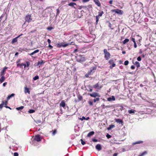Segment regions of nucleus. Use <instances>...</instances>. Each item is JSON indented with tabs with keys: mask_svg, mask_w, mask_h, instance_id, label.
<instances>
[{
	"mask_svg": "<svg viewBox=\"0 0 156 156\" xmlns=\"http://www.w3.org/2000/svg\"><path fill=\"white\" fill-rule=\"evenodd\" d=\"M115 127V126L114 125H109V127L107 128L108 130H110L111 129Z\"/></svg>",
	"mask_w": 156,
	"mask_h": 156,
	"instance_id": "5701e85b",
	"label": "nucleus"
},
{
	"mask_svg": "<svg viewBox=\"0 0 156 156\" xmlns=\"http://www.w3.org/2000/svg\"><path fill=\"white\" fill-rule=\"evenodd\" d=\"M135 68V67L134 66L132 65L131 66V68L132 69H134Z\"/></svg>",
	"mask_w": 156,
	"mask_h": 156,
	"instance_id": "bf43d9fd",
	"label": "nucleus"
},
{
	"mask_svg": "<svg viewBox=\"0 0 156 156\" xmlns=\"http://www.w3.org/2000/svg\"><path fill=\"white\" fill-rule=\"evenodd\" d=\"M26 66L27 67H28L30 65V62H29L27 61V62H26Z\"/></svg>",
	"mask_w": 156,
	"mask_h": 156,
	"instance_id": "c03bdc74",
	"label": "nucleus"
},
{
	"mask_svg": "<svg viewBox=\"0 0 156 156\" xmlns=\"http://www.w3.org/2000/svg\"><path fill=\"white\" fill-rule=\"evenodd\" d=\"M47 41L48 42V44H50L51 42V41L50 40V39H48L47 40Z\"/></svg>",
	"mask_w": 156,
	"mask_h": 156,
	"instance_id": "13d9d810",
	"label": "nucleus"
},
{
	"mask_svg": "<svg viewBox=\"0 0 156 156\" xmlns=\"http://www.w3.org/2000/svg\"><path fill=\"white\" fill-rule=\"evenodd\" d=\"M103 52L104 55V58L106 60H108L110 58L111 55L110 53L108 52L106 49H105L103 50Z\"/></svg>",
	"mask_w": 156,
	"mask_h": 156,
	"instance_id": "f257e3e1",
	"label": "nucleus"
},
{
	"mask_svg": "<svg viewBox=\"0 0 156 156\" xmlns=\"http://www.w3.org/2000/svg\"><path fill=\"white\" fill-rule=\"evenodd\" d=\"M136 112V110L134 109H131L128 110V112L129 114L134 113Z\"/></svg>",
	"mask_w": 156,
	"mask_h": 156,
	"instance_id": "412c9836",
	"label": "nucleus"
},
{
	"mask_svg": "<svg viewBox=\"0 0 156 156\" xmlns=\"http://www.w3.org/2000/svg\"><path fill=\"white\" fill-rule=\"evenodd\" d=\"M98 150H100L101 149V145L100 144H97L96 147H95Z\"/></svg>",
	"mask_w": 156,
	"mask_h": 156,
	"instance_id": "dca6fc26",
	"label": "nucleus"
},
{
	"mask_svg": "<svg viewBox=\"0 0 156 156\" xmlns=\"http://www.w3.org/2000/svg\"><path fill=\"white\" fill-rule=\"evenodd\" d=\"M82 8H86V6H79V8H78V9H81Z\"/></svg>",
	"mask_w": 156,
	"mask_h": 156,
	"instance_id": "8fccbe9b",
	"label": "nucleus"
},
{
	"mask_svg": "<svg viewBox=\"0 0 156 156\" xmlns=\"http://www.w3.org/2000/svg\"><path fill=\"white\" fill-rule=\"evenodd\" d=\"M14 95H15L14 94H11V95L8 96L7 97V100H8L10 99L12 97L14 96Z\"/></svg>",
	"mask_w": 156,
	"mask_h": 156,
	"instance_id": "bb28decb",
	"label": "nucleus"
},
{
	"mask_svg": "<svg viewBox=\"0 0 156 156\" xmlns=\"http://www.w3.org/2000/svg\"><path fill=\"white\" fill-rule=\"evenodd\" d=\"M53 29L52 27H48L47 28L48 30H51Z\"/></svg>",
	"mask_w": 156,
	"mask_h": 156,
	"instance_id": "4d7b16f0",
	"label": "nucleus"
},
{
	"mask_svg": "<svg viewBox=\"0 0 156 156\" xmlns=\"http://www.w3.org/2000/svg\"><path fill=\"white\" fill-rule=\"evenodd\" d=\"M2 102H3L4 104V105H7L8 103V101H2Z\"/></svg>",
	"mask_w": 156,
	"mask_h": 156,
	"instance_id": "09e8293b",
	"label": "nucleus"
},
{
	"mask_svg": "<svg viewBox=\"0 0 156 156\" xmlns=\"http://www.w3.org/2000/svg\"><path fill=\"white\" fill-rule=\"evenodd\" d=\"M39 51V50L37 49L35 51H33L34 54L38 52Z\"/></svg>",
	"mask_w": 156,
	"mask_h": 156,
	"instance_id": "6e6d98bb",
	"label": "nucleus"
},
{
	"mask_svg": "<svg viewBox=\"0 0 156 156\" xmlns=\"http://www.w3.org/2000/svg\"><path fill=\"white\" fill-rule=\"evenodd\" d=\"M23 63H22L21 64L18 63L17 64V66H20V68H22V66H23Z\"/></svg>",
	"mask_w": 156,
	"mask_h": 156,
	"instance_id": "58836bf2",
	"label": "nucleus"
},
{
	"mask_svg": "<svg viewBox=\"0 0 156 156\" xmlns=\"http://www.w3.org/2000/svg\"><path fill=\"white\" fill-rule=\"evenodd\" d=\"M132 41L134 42V43H135L136 42H135V39L134 38H132Z\"/></svg>",
	"mask_w": 156,
	"mask_h": 156,
	"instance_id": "e2e57ef3",
	"label": "nucleus"
},
{
	"mask_svg": "<svg viewBox=\"0 0 156 156\" xmlns=\"http://www.w3.org/2000/svg\"><path fill=\"white\" fill-rule=\"evenodd\" d=\"M42 139L40 135H37L35 136L34 139L37 142H39L41 141Z\"/></svg>",
	"mask_w": 156,
	"mask_h": 156,
	"instance_id": "423d86ee",
	"label": "nucleus"
},
{
	"mask_svg": "<svg viewBox=\"0 0 156 156\" xmlns=\"http://www.w3.org/2000/svg\"><path fill=\"white\" fill-rule=\"evenodd\" d=\"M4 105V104L3 102H2V103L1 104H0V108L2 109L3 107V106Z\"/></svg>",
	"mask_w": 156,
	"mask_h": 156,
	"instance_id": "de8ad7c7",
	"label": "nucleus"
},
{
	"mask_svg": "<svg viewBox=\"0 0 156 156\" xmlns=\"http://www.w3.org/2000/svg\"><path fill=\"white\" fill-rule=\"evenodd\" d=\"M90 0H83L82 1L83 2H86L89 1Z\"/></svg>",
	"mask_w": 156,
	"mask_h": 156,
	"instance_id": "680f3d73",
	"label": "nucleus"
},
{
	"mask_svg": "<svg viewBox=\"0 0 156 156\" xmlns=\"http://www.w3.org/2000/svg\"><path fill=\"white\" fill-rule=\"evenodd\" d=\"M141 60V57L140 56H139L138 57H137V60L139 61H140Z\"/></svg>",
	"mask_w": 156,
	"mask_h": 156,
	"instance_id": "3c124183",
	"label": "nucleus"
},
{
	"mask_svg": "<svg viewBox=\"0 0 156 156\" xmlns=\"http://www.w3.org/2000/svg\"><path fill=\"white\" fill-rule=\"evenodd\" d=\"M94 131H91L87 135V136L88 137H90V136L94 135Z\"/></svg>",
	"mask_w": 156,
	"mask_h": 156,
	"instance_id": "aec40b11",
	"label": "nucleus"
},
{
	"mask_svg": "<svg viewBox=\"0 0 156 156\" xmlns=\"http://www.w3.org/2000/svg\"><path fill=\"white\" fill-rule=\"evenodd\" d=\"M113 2V1L112 0H110L109 2V3L110 4H112Z\"/></svg>",
	"mask_w": 156,
	"mask_h": 156,
	"instance_id": "774afa93",
	"label": "nucleus"
},
{
	"mask_svg": "<svg viewBox=\"0 0 156 156\" xmlns=\"http://www.w3.org/2000/svg\"><path fill=\"white\" fill-rule=\"evenodd\" d=\"M143 143V141H139L133 143V145H135L136 144H138L142 143Z\"/></svg>",
	"mask_w": 156,
	"mask_h": 156,
	"instance_id": "393cba45",
	"label": "nucleus"
},
{
	"mask_svg": "<svg viewBox=\"0 0 156 156\" xmlns=\"http://www.w3.org/2000/svg\"><path fill=\"white\" fill-rule=\"evenodd\" d=\"M102 86L99 83H97L93 86L94 88L98 89H101L102 88Z\"/></svg>",
	"mask_w": 156,
	"mask_h": 156,
	"instance_id": "39448f33",
	"label": "nucleus"
},
{
	"mask_svg": "<svg viewBox=\"0 0 156 156\" xmlns=\"http://www.w3.org/2000/svg\"><path fill=\"white\" fill-rule=\"evenodd\" d=\"M60 106H62L63 108H64L66 107V104L64 100L62 101L61 102L60 104Z\"/></svg>",
	"mask_w": 156,
	"mask_h": 156,
	"instance_id": "2eb2a0df",
	"label": "nucleus"
},
{
	"mask_svg": "<svg viewBox=\"0 0 156 156\" xmlns=\"http://www.w3.org/2000/svg\"><path fill=\"white\" fill-rule=\"evenodd\" d=\"M80 141H81V143L83 145H84L86 143L84 141L83 139H81Z\"/></svg>",
	"mask_w": 156,
	"mask_h": 156,
	"instance_id": "a19ab883",
	"label": "nucleus"
},
{
	"mask_svg": "<svg viewBox=\"0 0 156 156\" xmlns=\"http://www.w3.org/2000/svg\"><path fill=\"white\" fill-rule=\"evenodd\" d=\"M94 2L95 4L97 5L98 6L100 7L101 6V4L99 0H94Z\"/></svg>",
	"mask_w": 156,
	"mask_h": 156,
	"instance_id": "ddd939ff",
	"label": "nucleus"
},
{
	"mask_svg": "<svg viewBox=\"0 0 156 156\" xmlns=\"http://www.w3.org/2000/svg\"><path fill=\"white\" fill-rule=\"evenodd\" d=\"M7 69V67H5L2 71L1 72V76H4L5 74V72L6 71V69Z\"/></svg>",
	"mask_w": 156,
	"mask_h": 156,
	"instance_id": "6e6552de",
	"label": "nucleus"
},
{
	"mask_svg": "<svg viewBox=\"0 0 156 156\" xmlns=\"http://www.w3.org/2000/svg\"><path fill=\"white\" fill-rule=\"evenodd\" d=\"M24 91L25 94L28 93V94H30V91L29 90V89L27 88L26 86L24 87Z\"/></svg>",
	"mask_w": 156,
	"mask_h": 156,
	"instance_id": "1a4fd4ad",
	"label": "nucleus"
},
{
	"mask_svg": "<svg viewBox=\"0 0 156 156\" xmlns=\"http://www.w3.org/2000/svg\"><path fill=\"white\" fill-rule=\"evenodd\" d=\"M134 43V48H136L137 47V46L136 44V42Z\"/></svg>",
	"mask_w": 156,
	"mask_h": 156,
	"instance_id": "0e129e2a",
	"label": "nucleus"
},
{
	"mask_svg": "<svg viewBox=\"0 0 156 156\" xmlns=\"http://www.w3.org/2000/svg\"><path fill=\"white\" fill-rule=\"evenodd\" d=\"M24 108V106H21L20 107H17L16 108V109H17L18 110H22Z\"/></svg>",
	"mask_w": 156,
	"mask_h": 156,
	"instance_id": "f704fd0d",
	"label": "nucleus"
},
{
	"mask_svg": "<svg viewBox=\"0 0 156 156\" xmlns=\"http://www.w3.org/2000/svg\"><path fill=\"white\" fill-rule=\"evenodd\" d=\"M56 15L57 16L60 13L59 10L58 9H56Z\"/></svg>",
	"mask_w": 156,
	"mask_h": 156,
	"instance_id": "79ce46f5",
	"label": "nucleus"
},
{
	"mask_svg": "<svg viewBox=\"0 0 156 156\" xmlns=\"http://www.w3.org/2000/svg\"><path fill=\"white\" fill-rule=\"evenodd\" d=\"M4 16L2 15L0 17V22L1 21L2 18Z\"/></svg>",
	"mask_w": 156,
	"mask_h": 156,
	"instance_id": "052dcab7",
	"label": "nucleus"
},
{
	"mask_svg": "<svg viewBox=\"0 0 156 156\" xmlns=\"http://www.w3.org/2000/svg\"><path fill=\"white\" fill-rule=\"evenodd\" d=\"M17 37H15V38H13L12 40V43H14L16 42L17 41Z\"/></svg>",
	"mask_w": 156,
	"mask_h": 156,
	"instance_id": "473e14b6",
	"label": "nucleus"
},
{
	"mask_svg": "<svg viewBox=\"0 0 156 156\" xmlns=\"http://www.w3.org/2000/svg\"><path fill=\"white\" fill-rule=\"evenodd\" d=\"M51 132H52V135H54L57 132V130L56 129L52 130Z\"/></svg>",
	"mask_w": 156,
	"mask_h": 156,
	"instance_id": "72a5a7b5",
	"label": "nucleus"
},
{
	"mask_svg": "<svg viewBox=\"0 0 156 156\" xmlns=\"http://www.w3.org/2000/svg\"><path fill=\"white\" fill-rule=\"evenodd\" d=\"M88 95L90 96L91 97L93 98H96L98 97L99 98L100 97V94L96 92H93L92 93H88Z\"/></svg>",
	"mask_w": 156,
	"mask_h": 156,
	"instance_id": "f03ea898",
	"label": "nucleus"
},
{
	"mask_svg": "<svg viewBox=\"0 0 156 156\" xmlns=\"http://www.w3.org/2000/svg\"><path fill=\"white\" fill-rule=\"evenodd\" d=\"M69 44H57V46L58 47H59V48L61 47H66L67 46H68L69 45Z\"/></svg>",
	"mask_w": 156,
	"mask_h": 156,
	"instance_id": "f8f14e48",
	"label": "nucleus"
},
{
	"mask_svg": "<svg viewBox=\"0 0 156 156\" xmlns=\"http://www.w3.org/2000/svg\"><path fill=\"white\" fill-rule=\"evenodd\" d=\"M19 154L17 152H15L14 154V156H18Z\"/></svg>",
	"mask_w": 156,
	"mask_h": 156,
	"instance_id": "864d4df0",
	"label": "nucleus"
},
{
	"mask_svg": "<svg viewBox=\"0 0 156 156\" xmlns=\"http://www.w3.org/2000/svg\"><path fill=\"white\" fill-rule=\"evenodd\" d=\"M48 47L49 49H52L53 48V47L50 44H49Z\"/></svg>",
	"mask_w": 156,
	"mask_h": 156,
	"instance_id": "603ef678",
	"label": "nucleus"
},
{
	"mask_svg": "<svg viewBox=\"0 0 156 156\" xmlns=\"http://www.w3.org/2000/svg\"><path fill=\"white\" fill-rule=\"evenodd\" d=\"M100 100V98H94L93 99V101L94 102H96V101H99Z\"/></svg>",
	"mask_w": 156,
	"mask_h": 156,
	"instance_id": "2f4dec72",
	"label": "nucleus"
},
{
	"mask_svg": "<svg viewBox=\"0 0 156 156\" xmlns=\"http://www.w3.org/2000/svg\"><path fill=\"white\" fill-rule=\"evenodd\" d=\"M83 98L82 96L79 95L78 96V99L79 101L82 100L83 99Z\"/></svg>",
	"mask_w": 156,
	"mask_h": 156,
	"instance_id": "7c9ffc66",
	"label": "nucleus"
},
{
	"mask_svg": "<svg viewBox=\"0 0 156 156\" xmlns=\"http://www.w3.org/2000/svg\"><path fill=\"white\" fill-rule=\"evenodd\" d=\"M111 11L112 12H115V13L119 14H122V11L118 9H112Z\"/></svg>",
	"mask_w": 156,
	"mask_h": 156,
	"instance_id": "0eeeda50",
	"label": "nucleus"
},
{
	"mask_svg": "<svg viewBox=\"0 0 156 156\" xmlns=\"http://www.w3.org/2000/svg\"><path fill=\"white\" fill-rule=\"evenodd\" d=\"M76 5V4L75 2H71L70 3H69L68 5L72 6L74 8H76V7L74 6V5Z\"/></svg>",
	"mask_w": 156,
	"mask_h": 156,
	"instance_id": "f3484780",
	"label": "nucleus"
},
{
	"mask_svg": "<svg viewBox=\"0 0 156 156\" xmlns=\"http://www.w3.org/2000/svg\"><path fill=\"white\" fill-rule=\"evenodd\" d=\"M92 140L94 142H97L98 141V140L96 139H93Z\"/></svg>",
	"mask_w": 156,
	"mask_h": 156,
	"instance_id": "5fc2aeb1",
	"label": "nucleus"
},
{
	"mask_svg": "<svg viewBox=\"0 0 156 156\" xmlns=\"http://www.w3.org/2000/svg\"><path fill=\"white\" fill-rule=\"evenodd\" d=\"M96 24L97 25L98 24V22L99 21V17L98 16H96Z\"/></svg>",
	"mask_w": 156,
	"mask_h": 156,
	"instance_id": "cd10ccee",
	"label": "nucleus"
},
{
	"mask_svg": "<svg viewBox=\"0 0 156 156\" xmlns=\"http://www.w3.org/2000/svg\"><path fill=\"white\" fill-rule=\"evenodd\" d=\"M90 119L89 117H87L86 118H85L84 116H82V118H80V119L81 120V121L83 120H88Z\"/></svg>",
	"mask_w": 156,
	"mask_h": 156,
	"instance_id": "6ab92c4d",
	"label": "nucleus"
},
{
	"mask_svg": "<svg viewBox=\"0 0 156 156\" xmlns=\"http://www.w3.org/2000/svg\"><path fill=\"white\" fill-rule=\"evenodd\" d=\"M88 103L90 106H92L93 105V102L91 101H89Z\"/></svg>",
	"mask_w": 156,
	"mask_h": 156,
	"instance_id": "4c0bfd02",
	"label": "nucleus"
},
{
	"mask_svg": "<svg viewBox=\"0 0 156 156\" xmlns=\"http://www.w3.org/2000/svg\"><path fill=\"white\" fill-rule=\"evenodd\" d=\"M129 40L128 39H126L123 41V44H125L127 42H128L129 41Z\"/></svg>",
	"mask_w": 156,
	"mask_h": 156,
	"instance_id": "c85d7f7f",
	"label": "nucleus"
},
{
	"mask_svg": "<svg viewBox=\"0 0 156 156\" xmlns=\"http://www.w3.org/2000/svg\"><path fill=\"white\" fill-rule=\"evenodd\" d=\"M147 154V152L146 151H144L140 155L138 156H144Z\"/></svg>",
	"mask_w": 156,
	"mask_h": 156,
	"instance_id": "c756f323",
	"label": "nucleus"
},
{
	"mask_svg": "<svg viewBox=\"0 0 156 156\" xmlns=\"http://www.w3.org/2000/svg\"><path fill=\"white\" fill-rule=\"evenodd\" d=\"M118 154L117 153H115L113 154V156H117Z\"/></svg>",
	"mask_w": 156,
	"mask_h": 156,
	"instance_id": "338daca9",
	"label": "nucleus"
},
{
	"mask_svg": "<svg viewBox=\"0 0 156 156\" xmlns=\"http://www.w3.org/2000/svg\"><path fill=\"white\" fill-rule=\"evenodd\" d=\"M104 12L103 11H101V12H98V15L99 17H101L102 16V15L104 14Z\"/></svg>",
	"mask_w": 156,
	"mask_h": 156,
	"instance_id": "b1692460",
	"label": "nucleus"
},
{
	"mask_svg": "<svg viewBox=\"0 0 156 156\" xmlns=\"http://www.w3.org/2000/svg\"><path fill=\"white\" fill-rule=\"evenodd\" d=\"M133 64L135 65L137 68L140 67V63L139 62L137 61H136L135 63H133Z\"/></svg>",
	"mask_w": 156,
	"mask_h": 156,
	"instance_id": "4be33fe9",
	"label": "nucleus"
},
{
	"mask_svg": "<svg viewBox=\"0 0 156 156\" xmlns=\"http://www.w3.org/2000/svg\"><path fill=\"white\" fill-rule=\"evenodd\" d=\"M129 61L128 60H126L125 61L124 64L126 66L128 65L129 64Z\"/></svg>",
	"mask_w": 156,
	"mask_h": 156,
	"instance_id": "37998d69",
	"label": "nucleus"
},
{
	"mask_svg": "<svg viewBox=\"0 0 156 156\" xmlns=\"http://www.w3.org/2000/svg\"><path fill=\"white\" fill-rule=\"evenodd\" d=\"M106 136L108 139H109L111 137V136L110 135H109L108 134H106Z\"/></svg>",
	"mask_w": 156,
	"mask_h": 156,
	"instance_id": "49530a36",
	"label": "nucleus"
},
{
	"mask_svg": "<svg viewBox=\"0 0 156 156\" xmlns=\"http://www.w3.org/2000/svg\"><path fill=\"white\" fill-rule=\"evenodd\" d=\"M108 63L110 65L109 67L111 69H112L116 66L115 64L114 63V61L113 59H112L109 60L108 61Z\"/></svg>",
	"mask_w": 156,
	"mask_h": 156,
	"instance_id": "7ed1b4c3",
	"label": "nucleus"
},
{
	"mask_svg": "<svg viewBox=\"0 0 156 156\" xmlns=\"http://www.w3.org/2000/svg\"><path fill=\"white\" fill-rule=\"evenodd\" d=\"M6 108H9L10 109H11V108L9 107L8 106H7V105H5L4 106Z\"/></svg>",
	"mask_w": 156,
	"mask_h": 156,
	"instance_id": "69168bd1",
	"label": "nucleus"
},
{
	"mask_svg": "<svg viewBox=\"0 0 156 156\" xmlns=\"http://www.w3.org/2000/svg\"><path fill=\"white\" fill-rule=\"evenodd\" d=\"M2 77L0 79V81L1 83H2L5 80V78L4 76H1Z\"/></svg>",
	"mask_w": 156,
	"mask_h": 156,
	"instance_id": "a878e982",
	"label": "nucleus"
},
{
	"mask_svg": "<svg viewBox=\"0 0 156 156\" xmlns=\"http://www.w3.org/2000/svg\"><path fill=\"white\" fill-rule=\"evenodd\" d=\"M26 22L28 23L30 22L32 20V18H31V15L30 14H27L25 18Z\"/></svg>",
	"mask_w": 156,
	"mask_h": 156,
	"instance_id": "20e7f679",
	"label": "nucleus"
},
{
	"mask_svg": "<svg viewBox=\"0 0 156 156\" xmlns=\"http://www.w3.org/2000/svg\"><path fill=\"white\" fill-rule=\"evenodd\" d=\"M115 121L116 122H117V123H119V124H122L123 123V122L122 120L121 119H115Z\"/></svg>",
	"mask_w": 156,
	"mask_h": 156,
	"instance_id": "4468645a",
	"label": "nucleus"
},
{
	"mask_svg": "<svg viewBox=\"0 0 156 156\" xmlns=\"http://www.w3.org/2000/svg\"><path fill=\"white\" fill-rule=\"evenodd\" d=\"M39 78V77L38 76H36L33 78L34 80H36Z\"/></svg>",
	"mask_w": 156,
	"mask_h": 156,
	"instance_id": "ea45409f",
	"label": "nucleus"
},
{
	"mask_svg": "<svg viewBox=\"0 0 156 156\" xmlns=\"http://www.w3.org/2000/svg\"><path fill=\"white\" fill-rule=\"evenodd\" d=\"M35 111L33 109H30L28 111V112L30 113H32L34 112Z\"/></svg>",
	"mask_w": 156,
	"mask_h": 156,
	"instance_id": "c9c22d12",
	"label": "nucleus"
},
{
	"mask_svg": "<svg viewBox=\"0 0 156 156\" xmlns=\"http://www.w3.org/2000/svg\"><path fill=\"white\" fill-rule=\"evenodd\" d=\"M90 75L91 74H90V73H89L88 72L87 73L85 74V76H86V77L87 78L88 77V76L89 75Z\"/></svg>",
	"mask_w": 156,
	"mask_h": 156,
	"instance_id": "a18cd8bd",
	"label": "nucleus"
},
{
	"mask_svg": "<svg viewBox=\"0 0 156 156\" xmlns=\"http://www.w3.org/2000/svg\"><path fill=\"white\" fill-rule=\"evenodd\" d=\"M107 101H115V98L114 96H112L111 97H109L107 99Z\"/></svg>",
	"mask_w": 156,
	"mask_h": 156,
	"instance_id": "9d476101",
	"label": "nucleus"
},
{
	"mask_svg": "<svg viewBox=\"0 0 156 156\" xmlns=\"http://www.w3.org/2000/svg\"><path fill=\"white\" fill-rule=\"evenodd\" d=\"M88 87L89 89V90H88V91L90 92H92L93 91V89L91 87L90 85L88 86Z\"/></svg>",
	"mask_w": 156,
	"mask_h": 156,
	"instance_id": "e433bc0d",
	"label": "nucleus"
},
{
	"mask_svg": "<svg viewBox=\"0 0 156 156\" xmlns=\"http://www.w3.org/2000/svg\"><path fill=\"white\" fill-rule=\"evenodd\" d=\"M96 69V67H93L91 68L90 69V71H88V72L90 73V74H91L92 73H93L94 72V71H95Z\"/></svg>",
	"mask_w": 156,
	"mask_h": 156,
	"instance_id": "9b49d317",
	"label": "nucleus"
},
{
	"mask_svg": "<svg viewBox=\"0 0 156 156\" xmlns=\"http://www.w3.org/2000/svg\"><path fill=\"white\" fill-rule=\"evenodd\" d=\"M44 62L43 60H41L40 61H38L37 62L36 66H39V65H42V64H44Z\"/></svg>",
	"mask_w": 156,
	"mask_h": 156,
	"instance_id": "a211bd4d",
	"label": "nucleus"
}]
</instances>
